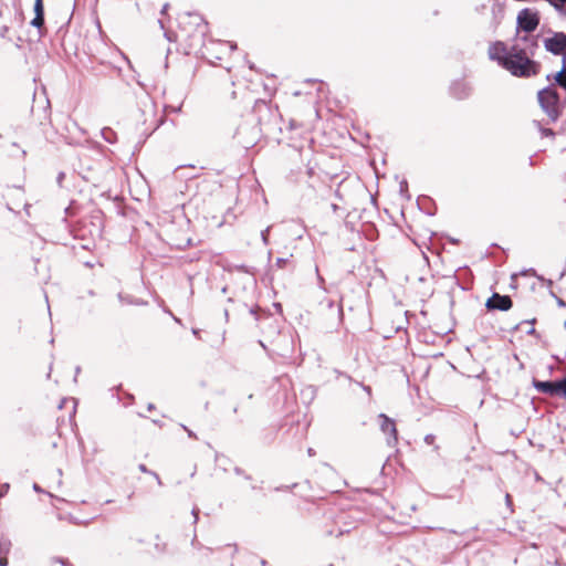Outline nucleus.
I'll use <instances>...</instances> for the list:
<instances>
[{"mask_svg": "<svg viewBox=\"0 0 566 566\" xmlns=\"http://www.w3.org/2000/svg\"><path fill=\"white\" fill-rule=\"evenodd\" d=\"M505 60L502 67L514 76L535 75L539 69V64L530 59L527 51L522 49L520 43L511 46L510 55Z\"/></svg>", "mask_w": 566, "mask_h": 566, "instance_id": "nucleus-1", "label": "nucleus"}, {"mask_svg": "<svg viewBox=\"0 0 566 566\" xmlns=\"http://www.w3.org/2000/svg\"><path fill=\"white\" fill-rule=\"evenodd\" d=\"M537 98L549 119L556 122L559 117V96L556 90L552 86L544 87L538 92Z\"/></svg>", "mask_w": 566, "mask_h": 566, "instance_id": "nucleus-2", "label": "nucleus"}, {"mask_svg": "<svg viewBox=\"0 0 566 566\" xmlns=\"http://www.w3.org/2000/svg\"><path fill=\"white\" fill-rule=\"evenodd\" d=\"M186 18L189 19L188 23L193 24L196 28L193 32H191L186 27H184L185 22L181 21V31L185 33V36L191 41V48L201 45L203 43V39L208 30L207 23L203 21L202 17L197 13H187Z\"/></svg>", "mask_w": 566, "mask_h": 566, "instance_id": "nucleus-3", "label": "nucleus"}, {"mask_svg": "<svg viewBox=\"0 0 566 566\" xmlns=\"http://www.w3.org/2000/svg\"><path fill=\"white\" fill-rule=\"evenodd\" d=\"M234 138L242 148L250 149L255 146L261 138V128L255 122L242 123L237 128Z\"/></svg>", "mask_w": 566, "mask_h": 566, "instance_id": "nucleus-4", "label": "nucleus"}, {"mask_svg": "<svg viewBox=\"0 0 566 566\" xmlns=\"http://www.w3.org/2000/svg\"><path fill=\"white\" fill-rule=\"evenodd\" d=\"M542 43L548 53L556 56L566 55V33L548 29L542 38Z\"/></svg>", "mask_w": 566, "mask_h": 566, "instance_id": "nucleus-5", "label": "nucleus"}, {"mask_svg": "<svg viewBox=\"0 0 566 566\" xmlns=\"http://www.w3.org/2000/svg\"><path fill=\"white\" fill-rule=\"evenodd\" d=\"M539 24V15L536 11L525 8L517 14V25L524 32L531 33L537 29Z\"/></svg>", "mask_w": 566, "mask_h": 566, "instance_id": "nucleus-6", "label": "nucleus"}, {"mask_svg": "<svg viewBox=\"0 0 566 566\" xmlns=\"http://www.w3.org/2000/svg\"><path fill=\"white\" fill-rule=\"evenodd\" d=\"M380 430L387 434V444L395 447L398 442V431L395 421L385 413L378 415Z\"/></svg>", "mask_w": 566, "mask_h": 566, "instance_id": "nucleus-7", "label": "nucleus"}, {"mask_svg": "<svg viewBox=\"0 0 566 566\" xmlns=\"http://www.w3.org/2000/svg\"><path fill=\"white\" fill-rule=\"evenodd\" d=\"M513 306V302L509 295H501L493 293L491 297L486 300L485 307L489 311H502L506 312Z\"/></svg>", "mask_w": 566, "mask_h": 566, "instance_id": "nucleus-8", "label": "nucleus"}, {"mask_svg": "<svg viewBox=\"0 0 566 566\" xmlns=\"http://www.w3.org/2000/svg\"><path fill=\"white\" fill-rule=\"evenodd\" d=\"M510 55V50L505 46L503 42H495L489 48V56L491 60L497 61V63L503 66Z\"/></svg>", "mask_w": 566, "mask_h": 566, "instance_id": "nucleus-9", "label": "nucleus"}, {"mask_svg": "<svg viewBox=\"0 0 566 566\" xmlns=\"http://www.w3.org/2000/svg\"><path fill=\"white\" fill-rule=\"evenodd\" d=\"M472 87L463 80L454 81L450 85V94L457 99H464L471 95Z\"/></svg>", "mask_w": 566, "mask_h": 566, "instance_id": "nucleus-10", "label": "nucleus"}, {"mask_svg": "<svg viewBox=\"0 0 566 566\" xmlns=\"http://www.w3.org/2000/svg\"><path fill=\"white\" fill-rule=\"evenodd\" d=\"M534 388L543 394H547L551 396H559V380L555 381H541V380H534L533 381Z\"/></svg>", "mask_w": 566, "mask_h": 566, "instance_id": "nucleus-11", "label": "nucleus"}, {"mask_svg": "<svg viewBox=\"0 0 566 566\" xmlns=\"http://www.w3.org/2000/svg\"><path fill=\"white\" fill-rule=\"evenodd\" d=\"M543 36L539 34L537 35H524L518 39V42H522L523 45H521L522 49H525L528 53V56L535 55V51L539 46V41Z\"/></svg>", "mask_w": 566, "mask_h": 566, "instance_id": "nucleus-12", "label": "nucleus"}, {"mask_svg": "<svg viewBox=\"0 0 566 566\" xmlns=\"http://www.w3.org/2000/svg\"><path fill=\"white\" fill-rule=\"evenodd\" d=\"M554 78H555V82L560 86L563 87L564 90H566V60L563 59V66H562V70L558 71L555 75H554Z\"/></svg>", "mask_w": 566, "mask_h": 566, "instance_id": "nucleus-13", "label": "nucleus"}, {"mask_svg": "<svg viewBox=\"0 0 566 566\" xmlns=\"http://www.w3.org/2000/svg\"><path fill=\"white\" fill-rule=\"evenodd\" d=\"M101 135L103 139L108 144H115L117 142V134L114 129L111 127H104L101 130Z\"/></svg>", "mask_w": 566, "mask_h": 566, "instance_id": "nucleus-14", "label": "nucleus"}, {"mask_svg": "<svg viewBox=\"0 0 566 566\" xmlns=\"http://www.w3.org/2000/svg\"><path fill=\"white\" fill-rule=\"evenodd\" d=\"M7 197H17L19 199V203H17V206H20L23 201V189L20 187H9Z\"/></svg>", "mask_w": 566, "mask_h": 566, "instance_id": "nucleus-15", "label": "nucleus"}, {"mask_svg": "<svg viewBox=\"0 0 566 566\" xmlns=\"http://www.w3.org/2000/svg\"><path fill=\"white\" fill-rule=\"evenodd\" d=\"M11 542L9 538L0 535V555H7L10 552Z\"/></svg>", "mask_w": 566, "mask_h": 566, "instance_id": "nucleus-16", "label": "nucleus"}, {"mask_svg": "<svg viewBox=\"0 0 566 566\" xmlns=\"http://www.w3.org/2000/svg\"><path fill=\"white\" fill-rule=\"evenodd\" d=\"M549 2L563 14L566 15V0H549Z\"/></svg>", "mask_w": 566, "mask_h": 566, "instance_id": "nucleus-17", "label": "nucleus"}, {"mask_svg": "<svg viewBox=\"0 0 566 566\" xmlns=\"http://www.w3.org/2000/svg\"><path fill=\"white\" fill-rule=\"evenodd\" d=\"M44 24V14H35L31 21V25L34 28H42Z\"/></svg>", "mask_w": 566, "mask_h": 566, "instance_id": "nucleus-18", "label": "nucleus"}, {"mask_svg": "<svg viewBox=\"0 0 566 566\" xmlns=\"http://www.w3.org/2000/svg\"><path fill=\"white\" fill-rule=\"evenodd\" d=\"M535 322H536V319L532 318V319L523 321L521 323V324H530L531 325V327L526 331L527 335L538 336L536 329L534 328Z\"/></svg>", "mask_w": 566, "mask_h": 566, "instance_id": "nucleus-19", "label": "nucleus"}, {"mask_svg": "<svg viewBox=\"0 0 566 566\" xmlns=\"http://www.w3.org/2000/svg\"><path fill=\"white\" fill-rule=\"evenodd\" d=\"M261 109H268V104L264 99H256L254 102L253 111L260 112Z\"/></svg>", "mask_w": 566, "mask_h": 566, "instance_id": "nucleus-20", "label": "nucleus"}, {"mask_svg": "<svg viewBox=\"0 0 566 566\" xmlns=\"http://www.w3.org/2000/svg\"><path fill=\"white\" fill-rule=\"evenodd\" d=\"M34 14H44L43 0L34 1Z\"/></svg>", "mask_w": 566, "mask_h": 566, "instance_id": "nucleus-21", "label": "nucleus"}, {"mask_svg": "<svg viewBox=\"0 0 566 566\" xmlns=\"http://www.w3.org/2000/svg\"><path fill=\"white\" fill-rule=\"evenodd\" d=\"M290 259L287 258H277L276 261H275V265L279 268V269H284L287 264H290Z\"/></svg>", "mask_w": 566, "mask_h": 566, "instance_id": "nucleus-22", "label": "nucleus"}, {"mask_svg": "<svg viewBox=\"0 0 566 566\" xmlns=\"http://www.w3.org/2000/svg\"><path fill=\"white\" fill-rule=\"evenodd\" d=\"M559 396L566 398V376L559 380Z\"/></svg>", "mask_w": 566, "mask_h": 566, "instance_id": "nucleus-23", "label": "nucleus"}, {"mask_svg": "<svg viewBox=\"0 0 566 566\" xmlns=\"http://www.w3.org/2000/svg\"><path fill=\"white\" fill-rule=\"evenodd\" d=\"M269 232H270V227H268L266 229H264L261 232V239H262V242L264 245L269 244Z\"/></svg>", "mask_w": 566, "mask_h": 566, "instance_id": "nucleus-24", "label": "nucleus"}, {"mask_svg": "<svg viewBox=\"0 0 566 566\" xmlns=\"http://www.w3.org/2000/svg\"><path fill=\"white\" fill-rule=\"evenodd\" d=\"M407 191H408V184H407L406 180H402L400 182V193H401V196H405L406 198L409 199V196L407 195Z\"/></svg>", "mask_w": 566, "mask_h": 566, "instance_id": "nucleus-25", "label": "nucleus"}, {"mask_svg": "<svg viewBox=\"0 0 566 566\" xmlns=\"http://www.w3.org/2000/svg\"><path fill=\"white\" fill-rule=\"evenodd\" d=\"M434 441H436V436L434 434L428 433V434L424 436V442L427 444H433Z\"/></svg>", "mask_w": 566, "mask_h": 566, "instance_id": "nucleus-26", "label": "nucleus"}, {"mask_svg": "<svg viewBox=\"0 0 566 566\" xmlns=\"http://www.w3.org/2000/svg\"><path fill=\"white\" fill-rule=\"evenodd\" d=\"M118 298L123 303L134 304V301L130 296L124 297L120 293L118 294Z\"/></svg>", "mask_w": 566, "mask_h": 566, "instance_id": "nucleus-27", "label": "nucleus"}, {"mask_svg": "<svg viewBox=\"0 0 566 566\" xmlns=\"http://www.w3.org/2000/svg\"><path fill=\"white\" fill-rule=\"evenodd\" d=\"M181 428L187 432L189 438L197 439L196 433L192 430H190L188 427H186L185 424H181Z\"/></svg>", "mask_w": 566, "mask_h": 566, "instance_id": "nucleus-28", "label": "nucleus"}, {"mask_svg": "<svg viewBox=\"0 0 566 566\" xmlns=\"http://www.w3.org/2000/svg\"><path fill=\"white\" fill-rule=\"evenodd\" d=\"M9 490V484L4 483L0 485V497L4 496Z\"/></svg>", "mask_w": 566, "mask_h": 566, "instance_id": "nucleus-29", "label": "nucleus"}, {"mask_svg": "<svg viewBox=\"0 0 566 566\" xmlns=\"http://www.w3.org/2000/svg\"><path fill=\"white\" fill-rule=\"evenodd\" d=\"M258 308H259L258 306H252L249 310L250 314L254 317L255 321L259 319Z\"/></svg>", "mask_w": 566, "mask_h": 566, "instance_id": "nucleus-30", "label": "nucleus"}, {"mask_svg": "<svg viewBox=\"0 0 566 566\" xmlns=\"http://www.w3.org/2000/svg\"><path fill=\"white\" fill-rule=\"evenodd\" d=\"M138 469L139 471H142L143 473H147V474H150L151 470L147 469V467L144 464V463H140L138 465Z\"/></svg>", "mask_w": 566, "mask_h": 566, "instance_id": "nucleus-31", "label": "nucleus"}, {"mask_svg": "<svg viewBox=\"0 0 566 566\" xmlns=\"http://www.w3.org/2000/svg\"><path fill=\"white\" fill-rule=\"evenodd\" d=\"M191 514L193 515V522L197 523L198 522V514H199V509L198 507H193L192 511H191Z\"/></svg>", "mask_w": 566, "mask_h": 566, "instance_id": "nucleus-32", "label": "nucleus"}, {"mask_svg": "<svg viewBox=\"0 0 566 566\" xmlns=\"http://www.w3.org/2000/svg\"><path fill=\"white\" fill-rule=\"evenodd\" d=\"M542 134L544 136H554V132L551 128H543Z\"/></svg>", "mask_w": 566, "mask_h": 566, "instance_id": "nucleus-33", "label": "nucleus"}, {"mask_svg": "<svg viewBox=\"0 0 566 566\" xmlns=\"http://www.w3.org/2000/svg\"><path fill=\"white\" fill-rule=\"evenodd\" d=\"M358 385L367 392L368 396H371V388L369 386H365L360 382H358Z\"/></svg>", "mask_w": 566, "mask_h": 566, "instance_id": "nucleus-34", "label": "nucleus"}, {"mask_svg": "<svg viewBox=\"0 0 566 566\" xmlns=\"http://www.w3.org/2000/svg\"><path fill=\"white\" fill-rule=\"evenodd\" d=\"M150 475L155 478V480L157 481V483H158L159 485H161V484H163V482H161V480H160L159 475H158L155 471H151V472H150Z\"/></svg>", "mask_w": 566, "mask_h": 566, "instance_id": "nucleus-35", "label": "nucleus"}, {"mask_svg": "<svg viewBox=\"0 0 566 566\" xmlns=\"http://www.w3.org/2000/svg\"><path fill=\"white\" fill-rule=\"evenodd\" d=\"M8 565V559L6 557V555H0V566H7Z\"/></svg>", "mask_w": 566, "mask_h": 566, "instance_id": "nucleus-36", "label": "nucleus"}, {"mask_svg": "<svg viewBox=\"0 0 566 566\" xmlns=\"http://www.w3.org/2000/svg\"><path fill=\"white\" fill-rule=\"evenodd\" d=\"M64 177H65V174H64V172H60V174L57 175V178H56V179H57V182H59L60 185L62 184V181H63Z\"/></svg>", "mask_w": 566, "mask_h": 566, "instance_id": "nucleus-37", "label": "nucleus"}, {"mask_svg": "<svg viewBox=\"0 0 566 566\" xmlns=\"http://www.w3.org/2000/svg\"><path fill=\"white\" fill-rule=\"evenodd\" d=\"M7 208L12 212H18V210H15V208L10 202H7Z\"/></svg>", "mask_w": 566, "mask_h": 566, "instance_id": "nucleus-38", "label": "nucleus"}, {"mask_svg": "<svg viewBox=\"0 0 566 566\" xmlns=\"http://www.w3.org/2000/svg\"><path fill=\"white\" fill-rule=\"evenodd\" d=\"M33 490L36 492H42L41 488L36 483L33 484Z\"/></svg>", "mask_w": 566, "mask_h": 566, "instance_id": "nucleus-39", "label": "nucleus"}, {"mask_svg": "<svg viewBox=\"0 0 566 566\" xmlns=\"http://www.w3.org/2000/svg\"><path fill=\"white\" fill-rule=\"evenodd\" d=\"M134 304H135V305H145V304H146V302H143V301H140V300H137V301H134Z\"/></svg>", "mask_w": 566, "mask_h": 566, "instance_id": "nucleus-40", "label": "nucleus"}, {"mask_svg": "<svg viewBox=\"0 0 566 566\" xmlns=\"http://www.w3.org/2000/svg\"><path fill=\"white\" fill-rule=\"evenodd\" d=\"M505 500H506V504L511 505L512 501H511L510 494H506Z\"/></svg>", "mask_w": 566, "mask_h": 566, "instance_id": "nucleus-41", "label": "nucleus"}, {"mask_svg": "<svg viewBox=\"0 0 566 566\" xmlns=\"http://www.w3.org/2000/svg\"><path fill=\"white\" fill-rule=\"evenodd\" d=\"M168 7H169V4H168V3L164 4V7H163V9H161V13H163V14H164V13H166V11H167Z\"/></svg>", "mask_w": 566, "mask_h": 566, "instance_id": "nucleus-42", "label": "nucleus"}, {"mask_svg": "<svg viewBox=\"0 0 566 566\" xmlns=\"http://www.w3.org/2000/svg\"><path fill=\"white\" fill-rule=\"evenodd\" d=\"M80 371H81V367H80V366H77V367L75 368V377H77V375L80 374ZM74 380L76 381V378H74Z\"/></svg>", "mask_w": 566, "mask_h": 566, "instance_id": "nucleus-43", "label": "nucleus"}, {"mask_svg": "<svg viewBox=\"0 0 566 566\" xmlns=\"http://www.w3.org/2000/svg\"><path fill=\"white\" fill-rule=\"evenodd\" d=\"M147 409H148L149 411L154 410V409H155V405H154V403H151V402H150V403H148Z\"/></svg>", "mask_w": 566, "mask_h": 566, "instance_id": "nucleus-44", "label": "nucleus"}, {"mask_svg": "<svg viewBox=\"0 0 566 566\" xmlns=\"http://www.w3.org/2000/svg\"><path fill=\"white\" fill-rule=\"evenodd\" d=\"M307 453H308V455H311V457H312V455H314V454H315V451H314L312 448H310V449L307 450Z\"/></svg>", "mask_w": 566, "mask_h": 566, "instance_id": "nucleus-45", "label": "nucleus"}, {"mask_svg": "<svg viewBox=\"0 0 566 566\" xmlns=\"http://www.w3.org/2000/svg\"><path fill=\"white\" fill-rule=\"evenodd\" d=\"M307 174H308V176H313L314 175V169L313 168H308L307 169Z\"/></svg>", "mask_w": 566, "mask_h": 566, "instance_id": "nucleus-46", "label": "nucleus"}, {"mask_svg": "<svg viewBox=\"0 0 566 566\" xmlns=\"http://www.w3.org/2000/svg\"><path fill=\"white\" fill-rule=\"evenodd\" d=\"M234 472H235L237 474H239V475H240V474H242V470H241L240 468H235V469H234Z\"/></svg>", "mask_w": 566, "mask_h": 566, "instance_id": "nucleus-47", "label": "nucleus"}, {"mask_svg": "<svg viewBox=\"0 0 566 566\" xmlns=\"http://www.w3.org/2000/svg\"><path fill=\"white\" fill-rule=\"evenodd\" d=\"M192 334H193L196 337H199V331H198V329H192Z\"/></svg>", "mask_w": 566, "mask_h": 566, "instance_id": "nucleus-48", "label": "nucleus"}, {"mask_svg": "<svg viewBox=\"0 0 566 566\" xmlns=\"http://www.w3.org/2000/svg\"><path fill=\"white\" fill-rule=\"evenodd\" d=\"M12 147L15 148L17 150H20V147L17 143H12Z\"/></svg>", "mask_w": 566, "mask_h": 566, "instance_id": "nucleus-49", "label": "nucleus"}, {"mask_svg": "<svg viewBox=\"0 0 566 566\" xmlns=\"http://www.w3.org/2000/svg\"><path fill=\"white\" fill-rule=\"evenodd\" d=\"M20 153H21V157L24 158L27 155L25 150L21 149Z\"/></svg>", "mask_w": 566, "mask_h": 566, "instance_id": "nucleus-50", "label": "nucleus"}, {"mask_svg": "<svg viewBox=\"0 0 566 566\" xmlns=\"http://www.w3.org/2000/svg\"><path fill=\"white\" fill-rule=\"evenodd\" d=\"M261 565H262V566H265V565H266V560H265V559H262V560H261Z\"/></svg>", "mask_w": 566, "mask_h": 566, "instance_id": "nucleus-51", "label": "nucleus"}, {"mask_svg": "<svg viewBox=\"0 0 566 566\" xmlns=\"http://www.w3.org/2000/svg\"><path fill=\"white\" fill-rule=\"evenodd\" d=\"M333 304H334V303H333V301H329V302H328V306H329V307H332V306H333Z\"/></svg>", "mask_w": 566, "mask_h": 566, "instance_id": "nucleus-52", "label": "nucleus"}, {"mask_svg": "<svg viewBox=\"0 0 566 566\" xmlns=\"http://www.w3.org/2000/svg\"><path fill=\"white\" fill-rule=\"evenodd\" d=\"M172 317H174L175 322H177V323L180 322L179 318H177L176 316H172Z\"/></svg>", "mask_w": 566, "mask_h": 566, "instance_id": "nucleus-53", "label": "nucleus"}, {"mask_svg": "<svg viewBox=\"0 0 566 566\" xmlns=\"http://www.w3.org/2000/svg\"><path fill=\"white\" fill-rule=\"evenodd\" d=\"M23 207L28 209L30 206L28 203H23Z\"/></svg>", "mask_w": 566, "mask_h": 566, "instance_id": "nucleus-54", "label": "nucleus"}, {"mask_svg": "<svg viewBox=\"0 0 566 566\" xmlns=\"http://www.w3.org/2000/svg\"><path fill=\"white\" fill-rule=\"evenodd\" d=\"M329 566H334L333 564H329Z\"/></svg>", "mask_w": 566, "mask_h": 566, "instance_id": "nucleus-55", "label": "nucleus"}]
</instances>
